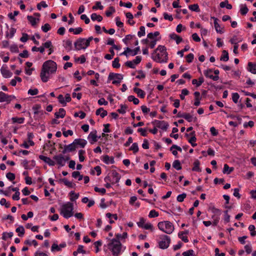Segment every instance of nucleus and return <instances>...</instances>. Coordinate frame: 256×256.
Masks as SVG:
<instances>
[{"label":"nucleus","mask_w":256,"mask_h":256,"mask_svg":"<svg viewBox=\"0 0 256 256\" xmlns=\"http://www.w3.org/2000/svg\"><path fill=\"white\" fill-rule=\"evenodd\" d=\"M212 212L214 214L212 216V218L214 219V220L212 222L214 226H216L219 222L220 216L221 214V212L218 209L216 208H213L212 209Z\"/></svg>","instance_id":"9"},{"label":"nucleus","mask_w":256,"mask_h":256,"mask_svg":"<svg viewBox=\"0 0 256 256\" xmlns=\"http://www.w3.org/2000/svg\"><path fill=\"white\" fill-rule=\"evenodd\" d=\"M188 8L192 11L199 12L200 11L199 6L198 4H194L192 5H190L188 6Z\"/></svg>","instance_id":"37"},{"label":"nucleus","mask_w":256,"mask_h":256,"mask_svg":"<svg viewBox=\"0 0 256 256\" xmlns=\"http://www.w3.org/2000/svg\"><path fill=\"white\" fill-rule=\"evenodd\" d=\"M152 58L156 61L158 62H166L168 59L167 57H164V56H162V54H157L156 55H154V54H152Z\"/></svg>","instance_id":"11"},{"label":"nucleus","mask_w":256,"mask_h":256,"mask_svg":"<svg viewBox=\"0 0 256 256\" xmlns=\"http://www.w3.org/2000/svg\"><path fill=\"white\" fill-rule=\"evenodd\" d=\"M103 161L106 164H112L114 162V158L113 157H110L108 155H106L103 158Z\"/></svg>","instance_id":"29"},{"label":"nucleus","mask_w":256,"mask_h":256,"mask_svg":"<svg viewBox=\"0 0 256 256\" xmlns=\"http://www.w3.org/2000/svg\"><path fill=\"white\" fill-rule=\"evenodd\" d=\"M16 232H18L19 236H22L24 234V229L22 226H20L16 230Z\"/></svg>","instance_id":"40"},{"label":"nucleus","mask_w":256,"mask_h":256,"mask_svg":"<svg viewBox=\"0 0 256 256\" xmlns=\"http://www.w3.org/2000/svg\"><path fill=\"white\" fill-rule=\"evenodd\" d=\"M68 30L70 32H73L74 34H78L82 32V28L80 27L76 28H70Z\"/></svg>","instance_id":"35"},{"label":"nucleus","mask_w":256,"mask_h":256,"mask_svg":"<svg viewBox=\"0 0 256 256\" xmlns=\"http://www.w3.org/2000/svg\"><path fill=\"white\" fill-rule=\"evenodd\" d=\"M152 124L157 128H161L164 130H166L168 126V124L164 121H160L158 120H154Z\"/></svg>","instance_id":"10"},{"label":"nucleus","mask_w":256,"mask_h":256,"mask_svg":"<svg viewBox=\"0 0 256 256\" xmlns=\"http://www.w3.org/2000/svg\"><path fill=\"white\" fill-rule=\"evenodd\" d=\"M53 158L56 160L58 164L61 166L64 165V158L62 154L54 156Z\"/></svg>","instance_id":"18"},{"label":"nucleus","mask_w":256,"mask_h":256,"mask_svg":"<svg viewBox=\"0 0 256 256\" xmlns=\"http://www.w3.org/2000/svg\"><path fill=\"white\" fill-rule=\"evenodd\" d=\"M50 74H51L50 72L46 71L45 70L42 68L40 74V77L42 80L44 82H47L50 78Z\"/></svg>","instance_id":"13"},{"label":"nucleus","mask_w":256,"mask_h":256,"mask_svg":"<svg viewBox=\"0 0 256 256\" xmlns=\"http://www.w3.org/2000/svg\"><path fill=\"white\" fill-rule=\"evenodd\" d=\"M248 9L246 4L241 6L240 12L242 15H246L248 13Z\"/></svg>","instance_id":"44"},{"label":"nucleus","mask_w":256,"mask_h":256,"mask_svg":"<svg viewBox=\"0 0 256 256\" xmlns=\"http://www.w3.org/2000/svg\"><path fill=\"white\" fill-rule=\"evenodd\" d=\"M194 251L192 250H190L182 253L184 256H194Z\"/></svg>","instance_id":"64"},{"label":"nucleus","mask_w":256,"mask_h":256,"mask_svg":"<svg viewBox=\"0 0 256 256\" xmlns=\"http://www.w3.org/2000/svg\"><path fill=\"white\" fill-rule=\"evenodd\" d=\"M212 18L214 20V26L216 32L220 34H222L224 32L222 31V28L220 27V25L218 22V20L214 17H212Z\"/></svg>","instance_id":"20"},{"label":"nucleus","mask_w":256,"mask_h":256,"mask_svg":"<svg viewBox=\"0 0 256 256\" xmlns=\"http://www.w3.org/2000/svg\"><path fill=\"white\" fill-rule=\"evenodd\" d=\"M172 166L177 170H180L182 169L180 163L178 160H175Z\"/></svg>","instance_id":"39"},{"label":"nucleus","mask_w":256,"mask_h":256,"mask_svg":"<svg viewBox=\"0 0 256 256\" xmlns=\"http://www.w3.org/2000/svg\"><path fill=\"white\" fill-rule=\"evenodd\" d=\"M189 94V91L186 89H183L182 90V94H180V96L181 100H183L184 99V96H187Z\"/></svg>","instance_id":"49"},{"label":"nucleus","mask_w":256,"mask_h":256,"mask_svg":"<svg viewBox=\"0 0 256 256\" xmlns=\"http://www.w3.org/2000/svg\"><path fill=\"white\" fill-rule=\"evenodd\" d=\"M108 248L112 250L114 256H118L122 249V244L120 240L112 238L111 242L108 244Z\"/></svg>","instance_id":"3"},{"label":"nucleus","mask_w":256,"mask_h":256,"mask_svg":"<svg viewBox=\"0 0 256 256\" xmlns=\"http://www.w3.org/2000/svg\"><path fill=\"white\" fill-rule=\"evenodd\" d=\"M85 154V151L82 150H80L78 151V157L79 160L80 162H82L84 160L85 158L84 154Z\"/></svg>","instance_id":"46"},{"label":"nucleus","mask_w":256,"mask_h":256,"mask_svg":"<svg viewBox=\"0 0 256 256\" xmlns=\"http://www.w3.org/2000/svg\"><path fill=\"white\" fill-rule=\"evenodd\" d=\"M72 176L75 178H78V180H81L83 178V176L82 175H80V172L78 171L74 172L72 173Z\"/></svg>","instance_id":"42"},{"label":"nucleus","mask_w":256,"mask_h":256,"mask_svg":"<svg viewBox=\"0 0 256 256\" xmlns=\"http://www.w3.org/2000/svg\"><path fill=\"white\" fill-rule=\"evenodd\" d=\"M140 30L138 32V36L139 37H142L146 34L145 28L144 26H141L140 28Z\"/></svg>","instance_id":"51"},{"label":"nucleus","mask_w":256,"mask_h":256,"mask_svg":"<svg viewBox=\"0 0 256 256\" xmlns=\"http://www.w3.org/2000/svg\"><path fill=\"white\" fill-rule=\"evenodd\" d=\"M64 46L68 48V50H72V42L70 40H66L65 42Z\"/></svg>","instance_id":"56"},{"label":"nucleus","mask_w":256,"mask_h":256,"mask_svg":"<svg viewBox=\"0 0 256 256\" xmlns=\"http://www.w3.org/2000/svg\"><path fill=\"white\" fill-rule=\"evenodd\" d=\"M170 36L171 39L176 40V42L178 44L182 41V38L180 36L174 33L170 34Z\"/></svg>","instance_id":"24"},{"label":"nucleus","mask_w":256,"mask_h":256,"mask_svg":"<svg viewBox=\"0 0 256 256\" xmlns=\"http://www.w3.org/2000/svg\"><path fill=\"white\" fill-rule=\"evenodd\" d=\"M42 6L43 8H47L48 7V4L46 3L44 1H42L38 3V4H37V8L38 10H41V8H42Z\"/></svg>","instance_id":"60"},{"label":"nucleus","mask_w":256,"mask_h":256,"mask_svg":"<svg viewBox=\"0 0 256 256\" xmlns=\"http://www.w3.org/2000/svg\"><path fill=\"white\" fill-rule=\"evenodd\" d=\"M73 204L68 202L62 206L60 214H62L64 218H68L73 216Z\"/></svg>","instance_id":"2"},{"label":"nucleus","mask_w":256,"mask_h":256,"mask_svg":"<svg viewBox=\"0 0 256 256\" xmlns=\"http://www.w3.org/2000/svg\"><path fill=\"white\" fill-rule=\"evenodd\" d=\"M52 43L50 40H48V41L46 42L43 43L42 44V46L44 47V49L45 48H50L52 47Z\"/></svg>","instance_id":"63"},{"label":"nucleus","mask_w":256,"mask_h":256,"mask_svg":"<svg viewBox=\"0 0 256 256\" xmlns=\"http://www.w3.org/2000/svg\"><path fill=\"white\" fill-rule=\"evenodd\" d=\"M128 106L125 104H121L120 108L118 110V112L122 114H124L126 112V110L127 109Z\"/></svg>","instance_id":"50"},{"label":"nucleus","mask_w":256,"mask_h":256,"mask_svg":"<svg viewBox=\"0 0 256 256\" xmlns=\"http://www.w3.org/2000/svg\"><path fill=\"white\" fill-rule=\"evenodd\" d=\"M76 146L75 145V144L74 142H73L72 144H68V145H65L64 146V149L62 151V154H64L67 152H72L73 151H74L76 149Z\"/></svg>","instance_id":"12"},{"label":"nucleus","mask_w":256,"mask_h":256,"mask_svg":"<svg viewBox=\"0 0 256 256\" xmlns=\"http://www.w3.org/2000/svg\"><path fill=\"white\" fill-rule=\"evenodd\" d=\"M248 70L254 74H256V62L252 64L251 62L248 63Z\"/></svg>","instance_id":"26"},{"label":"nucleus","mask_w":256,"mask_h":256,"mask_svg":"<svg viewBox=\"0 0 256 256\" xmlns=\"http://www.w3.org/2000/svg\"><path fill=\"white\" fill-rule=\"evenodd\" d=\"M12 121L14 123L17 122L18 124H21L24 123V118H16L14 117L12 118Z\"/></svg>","instance_id":"38"},{"label":"nucleus","mask_w":256,"mask_h":256,"mask_svg":"<svg viewBox=\"0 0 256 256\" xmlns=\"http://www.w3.org/2000/svg\"><path fill=\"white\" fill-rule=\"evenodd\" d=\"M27 18L32 26H34L36 24V20L32 16H28Z\"/></svg>","instance_id":"43"},{"label":"nucleus","mask_w":256,"mask_h":256,"mask_svg":"<svg viewBox=\"0 0 256 256\" xmlns=\"http://www.w3.org/2000/svg\"><path fill=\"white\" fill-rule=\"evenodd\" d=\"M76 148L77 146H79L80 148H84L86 146L87 144V142L86 140L82 138H76L74 140Z\"/></svg>","instance_id":"17"},{"label":"nucleus","mask_w":256,"mask_h":256,"mask_svg":"<svg viewBox=\"0 0 256 256\" xmlns=\"http://www.w3.org/2000/svg\"><path fill=\"white\" fill-rule=\"evenodd\" d=\"M0 204L2 206H5L6 208H10V204L8 202H7L6 200L4 198H2L0 200Z\"/></svg>","instance_id":"53"},{"label":"nucleus","mask_w":256,"mask_h":256,"mask_svg":"<svg viewBox=\"0 0 256 256\" xmlns=\"http://www.w3.org/2000/svg\"><path fill=\"white\" fill-rule=\"evenodd\" d=\"M96 130H94L91 132L89 135L88 136V138L89 140L90 143L91 144H93L94 143L97 142V135H96Z\"/></svg>","instance_id":"16"},{"label":"nucleus","mask_w":256,"mask_h":256,"mask_svg":"<svg viewBox=\"0 0 256 256\" xmlns=\"http://www.w3.org/2000/svg\"><path fill=\"white\" fill-rule=\"evenodd\" d=\"M116 239L118 240H120V238H126L128 236V234L126 232H124L122 234H116Z\"/></svg>","instance_id":"54"},{"label":"nucleus","mask_w":256,"mask_h":256,"mask_svg":"<svg viewBox=\"0 0 256 256\" xmlns=\"http://www.w3.org/2000/svg\"><path fill=\"white\" fill-rule=\"evenodd\" d=\"M120 178V175L116 170H112L110 173L105 177L104 180L105 182H110L113 184L118 183Z\"/></svg>","instance_id":"6"},{"label":"nucleus","mask_w":256,"mask_h":256,"mask_svg":"<svg viewBox=\"0 0 256 256\" xmlns=\"http://www.w3.org/2000/svg\"><path fill=\"white\" fill-rule=\"evenodd\" d=\"M119 61L120 58H115L112 63V67L116 68H119L120 66L119 63Z\"/></svg>","instance_id":"41"},{"label":"nucleus","mask_w":256,"mask_h":256,"mask_svg":"<svg viewBox=\"0 0 256 256\" xmlns=\"http://www.w3.org/2000/svg\"><path fill=\"white\" fill-rule=\"evenodd\" d=\"M66 113V111L63 108H60L58 112H55L54 116L56 118H63L64 117Z\"/></svg>","instance_id":"23"},{"label":"nucleus","mask_w":256,"mask_h":256,"mask_svg":"<svg viewBox=\"0 0 256 256\" xmlns=\"http://www.w3.org/2000/svg\"><path fill=\"white\" fill-rule=\"evenodd\" d=\"M96 115H100V116L104 118L108 114V112L106 110H104L102 108H98L96 112Z\"/></svg>","instance_id":"22"},{"label":"nucleus","mask_w":256,"mask_h":256,"mask_svg":"<svg viewBox=\"0 0 256 256\" xmlns=\"http://www.w3.org/2000/svg\"><path fill=\"white\" fill-rule=\"evenodd\" d=\"M12 100V96L8 95L2 92H0V102H10Z\"/></svg>","instance_id":"15"},{"label":"nucleus","mask_w":256,"mask_h":256,"mask_svg":"<svg viewBox=\"0 0 256 256\" xmlns=\"http://www.w3.org/2000/svg\"><path fill=\"white\" fill-rule=\"evenodd\" d=\"M138 146L137 143H134L130 148V150H132L134 153H136L138 151Z\"/></svg>","instance_id":"45"},{"label":"nucleus","mask_w":256,"mask_h":256,"mask_svg":"<svg viewBox=\"0 0 256 256\" xmlns=\"http://www.w3.org/2000/svg\"><path fill=\"white\" fill-rule=\"evenodd\" d=\"M32 52H38L39 51L40 53L43 54L44 52V47H42V46L38 48L36 46H33L32 48Z\"/></svg>","instance_id":"48"},{"label":"nucleus","mask_w":256,"mask_h":256,"mask_svg":"<svg viewBox=\"0 0 256 256\" xmlns=\"http://www.w3.org/2000/svg\"><path fill=\"white\" fill-rule=\"evenodd\" d=\"M200 162L198 160H196L194 162V167L192 168L193 171L201 172V169L200 168Z\"/></svg>","instance_id":"31"},{"label":"nucleus","mask_w":256,"mask_h":256,"mask_svg":"<svg viewBox=\"0 0 256 256\" xmlns=\"http://www.w3.org/2000/svg\"><path fill=\"white\" fill-rule=\"evenodd\" d=\"M156 50H159L161 52L162 56H164V57H167L168 54L166 52V48L164 46H159L155 50V52H156Z\"/></svg>","instance_id":"27"},{"label":"nucleus","mask_w":256,"mask_h":256,"mask_svg":"<svg viewBox=\"0 0 256 256\" xmlns=\"http://www.w3.org/2000/svg\"><path fill=\"white\" fill-rule=\"evenodd\" d=\"M1 72L2 76L5 78H10L12 75V72H11L10 70L3 68H1Z\"/></svg>","instance_id":"28"},{"label":"nucleus","mask_w":256,"mask_h":256,"mask_svg":"<svg viewBox=\"0 0 256 256\" xmlns=\"http://www.w3.org/2000/svg\"><path fill=\"white\" fill-rule=\"evenodd\" d=\"M212 70L208 69L204 71V74L206 78H208L214 81H217L219 79L218 76H214L212 74Z\"/></svg>","instance_id":"14"},{"label":"nucleus","mask_w":256,"mask_h":256,"mask_svg":"<svg viewBox=\"0 0 256 256\" xmlns=\"http://www.w3.org/2000/svg\"><path fill=\"white\" fill-rule=\"evenodd\" d=\"M160 32H155L154 33L150 32L148 34V38L152 40H154V37L159 36Z\"/></svg>","instance_id":"47"},{"label":"nucleus","mask_w":256,"mask_h":256,"mask_svg":"<svg viewBox=\"0 0 256 256\" xmlns=\"http://www.w3.org/2000/svg\"><path fill=\"white\" fill-rule=\"evenodd\" d=\"M42 69L50 72L51 74L56 72L57 64L56 62L52 60H48L44 62L42 66Z\"/></svg>","instance_id":"5"},{"label":"nucleus","mask_w":256,"mask_h":256,"mask_svg":"<svg viewBox=\"0 0 256 256\" xmlns=\"http://www.w3.org/2000/svg\"><path fill=\"white\" fill-rule=\"evenodd\" d=\"M229 59L228 54V52L224 50L222 51V54L220 58V60L224 62H227Z\"/></svg>","instance_id":"33"},{"label":"nucleus","mask_w":256,"mask_h":256,"mask_svg":"<svg viewBox=\"0 0 256 256\" xmlns=\"http://www.w3.org/2000/svg\"><path fill=\"white\" fill-rule=\"evenodd\" d=\"M190 134L192 137L188 140V142L192 144V146L193 147H194L197 145L196 143L194 142L196 140V138L195 136V132H192Z\"/></svg>","instance_id":"25"},{"label":"nucleus","mask_w":256,"mask_h":256,"mask_svg":"<svg viewBox=\"0 0 256 256\" xmlns=\"http://www.w3.org/2000/svg\"><path fill=\"white\" fill-rule=\"evenodd\" d=\"M134 91L136 93L138 96H140L141 98H144L145 96V92L144 90H142L138 88H134Z\"/></svg>","instance_id":"30"},{"label":"nucleus","mask_w":256,"mask_h":256,"mask_svg":"<svg viewBox=\"0 0 256 256\" xmlns=\"http://www.w3.org/2000/svg\"><path fill=\"white\" fill-rule=\"evenodd\" d=\"M92 40V36H90L88 39L84 38H78L74 43L75 50H80L86 48L90 45V42Z\"/></svg>","instance_id":"1"},{"label":"nucleus","mask_w":256,"mask_h":256,"mask_svg":"<svg viewBox=\"0 0 256 256\" xmlns=\"http://www.w3.org/2000/svg\"><path fill=\"white\" fill-rule=\"evenodd\" d=\"M240 98V96L237 92L233 93L232 96V100L233 102L236 104L238 102V100Z\"/></svg>","instance_id":"58"},{"label":"nucleus","mask_w":256,"mask_h":256,"mask_svg":"<svg viewBox=\"0 0 256 256\" xmlns=\"http://www.w3.org/2000/svg\"><path fill=\"white\" fill-rule=\"evenodd\" d=\"M186 196V193H182L177 196L176 200L179 202H182Z\"/></svg>","instance_id":"55"},{"label":"nucleus","mask_w":256,"mask_h":256,"mask_svg":"<svg viewBox=\"0 0 256 256\" xmlns=\"http://www.w3.org/2000/svg\"><path fill=\"white\" fill-rule=\"evenodd\" d=\"M158 226L160 230L167 234H172L174 230L173 224L169 221L159 222Z\"/></svg>","instance_id":"4"},{"label":"nucleus","mask_w":256,"mask_h":256,"mask_svg":"<svg viewBox=\"0 0 256 256\" xmlns=\"http://www.w3.org/2000/svg\"><path fill=\"white\" fill-rule=\"evenodd\" d=\"M158 216V213L155 210H153L150 211L148 216L150 218H156Z\"/></svg>","instance_id":"61"},{"label":"nucleus","mask_w":256,"mask_h":256,"mask_svg":"<svg viewBox=\"0 0 256 256\" xmlns=\"http://www.w3.org/2000/svg\"><path fill=\"white\" fill-rule=\"evenodd\" d=\"M13 236V232H4L2 234V239L4 240H6L7 237L11 238Z\"/></svg>","instance_id":"59"},{"label":"nucleus","mask_w":256,"mask_h":256,"mask_svg":"<svg viewBox=\"0 0 256 256\" xmlns=\"http://www.w3.org/2000/svg\"><path fill=\"white\" fill-rule=\"evenodd\" d=\"M170 238L167 235L162 234L160 236V241L158 245L160 248L166 249L170 244Z\"/></svg>","instance_id":"7"},{"label":"nucleus","mask_w":256,"mask_h":256,"mask_svg":"<svg viewBox=\"0 0 256 256\" xmlns=\"http://www.w3.org/2000/svg\"><path fill=\"white\" fill-rule=\"evenodd\" d=\"M248 230L250 232V235L254 236L256 235V231L255 230V226L254 225H250L248 226Z\"/></svg>","instance_id":"52"},{"label":"nucleus","mask_w":256,"mask_h":256,"mask_svg":"<svg viewBox=\"0 0 256 256\" xmlns=\"http://www.w3.org/2000/svg\"><path fill=\"white\" fill-rule=\"evenodd\" d=\"M6 177L10 181L14 180L16 178L15 174L10 172L6 174Z\"/></svg>","instance_id":"62"},{"label":"nucleus","mask_w":256,"mask_h":256,"mask_svg":"<svg viewBox=\"0 0 256 256\" xmlns=\"http://www.w3.org/2000/svg\"><path fill=\"white\" fill-rule=\"evenodd\" d=\"M51 26L48 24H46L42 26V30L44 32H48Z\"/></svg>","instance_id":"57"},{"label":"nucleus","mask_w":256,"mask_h":256,"mask_svg":"<svg viewBox=\"0 0 256 256\" xmlns=\"http://www.w3.org/2000/svg\"><path fill=\"white\" fill-rule=\"evenodd\" d=\"M204 82L203 77H200L198 78V81L196 79H193L192 80V84H196L197 87L200 86Z\"/></svg>","instance_id":"32"},{"label":"nucleus","mask_w":256,"mask_h":256,"mask_svg":"<svg viewBox=\"0 0 256 256\" xmlns=\"http://www.w3.org/2000/svg\"><path fill=\"white\" fill-rule=\"evenodd\" d=\"M123 79V75L120 74H115L113 72L110 73L108 80H113L112 83L114 84H120L121 80Z\"/></svg>","instance_id":"8"},{"label":"nucleus","mask_w":256,"mask_h":256,"mask_svg":"<svg viewBox=\"0 0 256 256\" xmlns=\"http://www.w3.org/2000/svg\"><path fill=\"white\" fill-rule=\"evenodd\" d=\"M91 19L94 21L96 20L100 22L102 20V17L100 15H98L94 13L91 15Z\"/></svg>","instance_id":"34"},{"label":"nucleus","mask_w":256,"mask_h":256,"mask_svg":"<svg viewBox=\"0 0 256 256\" xmlns=\"http://www.w3.org/2000/svg\"><path fill=\"white\" fill-rule=\"evenodd\" d=\"M128 100L129 102H132L134 104H138L140 101L138 98H135L134 96H130L128 98Z\"/></svg>","instance_id":"36"},{"label":"nucleus","mask_w":256,"mask_h":256,"mask_svg":"<svg viewBox=\"0 0 256 256\" xmlns=\"http://www.w3.org/2000/svg\"><path fill=\"white\" fill-rule=\"evenodd\" d=\"M39 158L41 160L48 164L50 166H54L55 164V162L52 160L50 158H48L44 156L40 155L39 156Z\"/></svg>","instance_id":"19"},{"label":"nucleus","mask_w":256,"mask_h":256,"mask_svg":"<svg viewBox=\"0 0 256 256\" xmlns=\"http://www.w3.org/2000/svg\"><path fill=\"white\" fill-rule=\"evenodd\" d=\"M60 182H62L68 188H74L76 184H73L72 182L68 181L66 178H62L59 180Z\"/></svg>","instance_id":"21"}]
</instances>
